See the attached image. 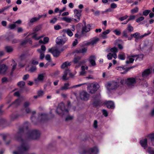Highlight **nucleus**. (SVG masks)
Instances as JSON below:
<instances>
[{
    "label": "nucleus",
    "instance_id": "13d9d810",
    "mask_svg": "<svg viewBox=\"0 0 154 154\" xmlns=\"http://www.w3.org/2000/svg\"><path fill=\"white\" fill-rule=\"evenodd\" d=\"M12 63H14V65L12 66V71H13L16 68L17 64L16 63H15V62L14 60H12Z\"/></svg>",
    "mask_w": 154,
    "mask_h": 154
},
{
    "label": "nucleus",
    "instance_id": "412c9836",
    "mask_svg": "<svg viewBox=\"0 0 154 154\" xmlns=\"http://www.w3.org/2000/svg\"><path fill=\"white\" fill-rule=\"evenodd\" d=\"M110 30L109 29H108L106 30L103 32L101 34V37L105 39L107 38L106 35L109 33L110 32Z\"/></svg>",
    "mask_w": 154,
    "mask_h": 154
},
{
    "label": "nucleus",
    "instance_id": "20e7f679",
    "mask_svg": "<svg viewBox=\"0 0 154 154\" xmlns=\"http://www.w3.org/2000/svg\"><path fill=\"white\" fill-rule=\"evenodd\" d=\"M56 112L58 114L62 115H68V110L65 109L64 104L62 102L59 104L56 110Z\"/></svg>",
    "mask_w": 154,
    "mask_h": 154
},
{
    "label": "nucleus",
    "instance_id": "4468645a",
    "mask_svg": "<svg viewBox=\"0 0 154 154\" xmlns=\"http://www.w3.org/2000/svg\"><path fill=\"white\" fill-rule=\"evenodd\" d=\"M67 40V39L64 37L59 36L56 38V42L58 45H63L65 43Z\"/></svg>",
    "mask_w": 154,
    "mask_h": 154
},
{
    "label": "nucleus",
    "instance_id": "9d476101",
    "mask_svg": "<svg viewBox=\"0 0 154 154\" xmlns=\"http://www.w3.org/2000/svg\"><path fill=\"white\" fill-rule=\"evenodd\" d=\"M136 57H137V59L138 58H139V57L141 58L142 59L143 57V55H134L128 56V60L126 61V63L128 64L130 63H133L134 60V58Z\"/></svg>",
    "mask_w": 154,
    "mask_h": 154
},
{
    "label": "nucleus",
    "instance_id": "09e8293b",
    "mask_svg": "<svg viewBox=\"0 0 154 154\" xmlns=\"http://www.w3.org/2000/svg\"><path fill=\"white\" fill-rule=\"evenodd\" d=\"M57 20V19L56 17H54L51 20L50 22L52 24H54L56 22Z\"/></svg>",
    "mask_w": 154,
    "mask_h": 154
},
{
    "label": "nucleus",
    "instance_id": "cd10ccee",
    "mask_svg": "<svg viewBox=\"0 0 154 154\" xmlns=\"http://www.w3.org/2000/svg\"><path fill=\"white\" fill-rule=\"evenodd\" d=\"M147 137L150 139L153 145H154V133L150 134L148 135Z\"/></svg>",
    "mask_w": 154,
    "mask_h": 154
},
{
    "label": "nucleus",
    "instance_id": "72a5a7b5",
    "mask_svg": "<svg viewBox=\"0 0 154 154\" xmlns=\"http://www.w3.org/2000/svg\"><path fill=\"white\" fill-rule=\"evenodd\" d=\"M99 39L98 38H95L91 41V44L92 45H93L96 44L99 41Z\"/></svg>",
    "mask_w": 154,
    "mask_h": 154
},
{
    "label": "nucleus",
    "instance_id": "79ce46f5",
    "mask_svg": "<svg viewBox=\"0 0 154 154\" xmlns=\"http://www.w3.org/2000/svg\"><path fill=\"white\" fill-rule=\"evenodd\" d=\"M41 27L40 26H37L35 27L33 29V31L37 32L38 31H39L41 29Z\"/></svg>",
    "mask_w": 154,
    "mask_h": 154
},
{
    "label": "nucleus",
    "instance_id": "6e6d98bb",
    "mask_svg": "<svg viewBox=\"0 0 154 154\" xmlns=\"http://www.w3.org/2000/svg\"><path fill=\"white\" fill-rule=\"evenodd\" d=\"M49 39L48 37H45L43 39L44 44H46L48 43L49 41Z\"/></svg>",
    "mask_w": 154,
    "mask_h": 154
},
{
    "label": "nucleus",
    "instance_id": "bb28decb",
    "mask_svg": "<svg viewBox=\"0 0 154 154\" xmlns=\"http://www.w3.org/2000/svg\"><path fill=\"white\" fill-rule=\"evenodd\" d=\"M27 43H29L30 44H31L32 43L31 39L30 38H28L27 37L22 42L21 44L22 45H24L26 44Z\"/></svg>",
    "mask_w": 154,
    "mask_h": 154
},
{
    "label": "nucleus",
    "instance_id": "c85d7f7f",
    "mask_svg": "<svg viewBox=\"0 0 154 154\" xmlns=\"http://www.w3.org/2000/svg\"><path fill=\"white\" fill-rule=\"evenodd\" d=\"M62 20L66 21L67 23H69L73 21L72 19L70 18H69L68 17H64L62 18Z\"/></svg>",
    "mask_w": 154,
    "mask_h": 154
},
{
    "label": "nucleus",
    "instance_id": "7c9ffc66",
    "mask_svg": "<svg viewBox=\"0 0 154 154\" xmlns=\"http://www.w3.org/2000/svg\"><path fill=\"white\" fill-rule=\"evenodd\" d=\"M87 48H84L78 49L76 51L78 53H85L87 52Z\"/></svg>",
    "mask_w": 154,
    "mask_h": 154
},
{
    "label": "nucleus",
    "instance_id": "603ef678",
    "mask_svg": "<svg viewBox=\"0 0 154 154\" xmlns=\"http://www.w3.org/2000/svg\"><path fill=\"white\" fill-rule=\"evenodd\" d=\"M150 12L149 10H146L144 11L143 13V15L145 16H147Z\"/></svg>",
    "mask_w": 154,
    "mask_h": 154
},
{
    "label": "nucleus",
    "instance_id": "ddd939ff",
    "mask_svg": "<svg viewBox=\"0 0 154 154\" xmlns=\"http://www.w3.org/2000/svg\"><path fill=\"white\" fill-rule=\"evenodd\" d=\"M82 11L79 10L77 9H75L74 10L75 14V17H76L77 19H74V20L76 21V22H79L80 20V17L81 16V13Z\"/></svg>",
    "mask_w": 154,
    "mask_h": 154
},
{
    "label": "nucleus",
    "instance_id": "7ed1b4c3",
    "mask_svg": "<svg viewBox=\"0 0 154 154\" xmlns=\"http://www.w3.org/2000/svg\"><path fill=\"white\" fill-rule=\"evenodd\" d=\"M20 140L22 144L19 148V150L14 152V154H21L23 152L28 150L29 148V146L26 143V141L23 140L21 138Z\"/></svg>",
    "mask_w": 154,
    "mask_h": 154
},
{
    "label": "nucleus",
    "instance_id": "a19ab883",
    "mask_svg": "<svg viewBox=\"0 0 154 154\" xmlns=\"http://www.w3.org/2000/svg\"><path fill=\"white\" fill-rule=\"evenodd\" d=\"M38 20V19L37 18V17H34L32 18L29 20V23H33L35 22Z\"/></svg>",
    "mask_w": 154,
    "mask_h": 154
},
{
    "label": "nucleus",
    "instance_id": "4d7b16f0",
    "mask_svg": "<svg viewBox=\"0 0 154 154\" xmlns=\"http://www.w3.org/2000/svg\"><path fill=\"white\" fill-rule=\"evenodd\" d=\"M16 27V25L14 24H11L9 25L8 28L11 29H13Z\"/></svg>",
    "mask_w": 154,
    "mask_h": 154
},
{
    "label": "nucleus",
    "instance_id": "f03ea898",
    "mask_svg": "<svg viewBox=\"0 0 154 154\" xmlns=\"http://www.w3.org/2000/svg\"><path fill=\"white\" fill-rule=\"evenodd\" d=\"M140 79H139L138 76L134 78L131 77L124 80L122 79L120 81L122 84H126V85L129 87H132L134 86L136 84L141 85Z\"/></svg>",
    "mask_w": 154,
    "mask_h": 154
},
{
    "label": "nucleus",
    "instance_id": "393cba45",
    "mask_svg": "<svg viewBox=\"0 0 154 154\" xmlns=\"http://www.w3.org/2000/svg\"><path fill=\"white\" fill-rule=\"evenodd\" d=\"M70 84L68 83H66L64 84V85L61 87V90L62 91H66L69 88Z\"/></svg>",
    "mask_w": 154,
    "mask_h": 154
},
{
    "label": "nucleus",
    "instance_id": "e433bc0d",
    "mask_svg": "<svg viewBox=\"0 0 154 154\" xmlns=\"http://www.w3.org/2000/svg\"><path fill=\"white\" fill-rule=\"evenodd\" d=\"M128 32L127 30H124L122 32V37L127 38L128 37Z\"/></svg>",
    "mask_w": 154,
    "mask_h": 154
},
{
    "label": "nucleus",
    "instance_id": "39448f33",
    "mask_svg": "<svg viewBox=\"0 0 154 154\" xmlns=\"http://www.w3.org/2000/svg\"><path fill=\"white\" fill-rule=\"evenodd\" d=\"M99 87L100 86L99 84L95 83L88 84L87 88L90 93L94 94L97 90Z\"/></svg>",
    "mask_w": 154,
    "mask_h": 154
},
{
    "label": "nucleus",
    "instance_id": "6ab92c4d",
    "mask_svg": "<svg viewBox=\"0 0 154 154\" xmlns=\"http://www.w3.org/2000/svg\"><path fill=\"white\" fill-rule=\"evenodd\" d=\"M68 74H69L70 75L71 74V73L70 72V71L69 69H67L64 71V74L62 78V79L63 80L66 81L68 79V78L67 77V75Z\"/></svg>",
    "mask_w": 154,
    "mask_h": 154
},
{
    "label": "nucleus",
    "instance_id": "4c0bfd02",
    "mask_svg": "<svg viewBox=\"0 0 154 154\" xmlns=\"http://www.w3.org/2000/svg\"><path fill=\"white\" fill-rule=\"evenodd\" d=\"M127 30L130 32H132L134 31V28L131 25H128Z\"/></svg>",
    "mask_w": 154,
    "mask_h": 154
},
{
    "label": "nucleus",
    "instance_id": "bf43d9fd",
    "mask_svg": "<svg viewBox=\"0 0 154 154\" xmlns=\"http://www.w3.org/2000/svg\"><path fill=\"white\" fill-rule=\"evenodd\" d=\"M31 63L33 65H37L38 63V61L36 60L35 59H33L32 60Z\"/></svg>",
    "mask_w": 154,
    "mask_h": 154
},
{
    "label": "nucleus",
    "instance_id": "6e6552de",
    "mask_svg": "<svg viewBox=\"0 0 154 154\" xmlns=\"http://www.w3.org/2000/svg\"><path fill=\"white\" fill-rule=\"evenodd\" d=\"M63 50V48L59 49L56 48H52L48 49V52L51 53L54 57H57Z\"/></svg>",
    "mask_w": 154,
    "mask_h": 154
},
{
    "label": "nucleus",
    "instance_id": "f8f14e48",
    "mask_svg": "<svg viewBox=\"0 0 154 154\" xmlns=\"http://www.w3.org/2000/svg\"><path fill=\"white\" fill-rule=\"evenodd\" d=\"M84 26L82 27V34L83 35H84L85 32H89L91 28V26L89 24L86 25V22H84Z\"/></svg>",
    "mask_w": 154,
    "mask_h": 154
},
{
    "label": "nucleus",
    "instance_id": "a18cd8bd",
    "mask_svg": "<svg viewBox=\"0 0 154 154\" xmlns=\"http://www.w3.org/2000/svg\"><path fill=\"white\" fill-rule=\"evenodd\" d=\"M115 34L117 35H120L121 34L120 31L118 30V29H116L113 31Z\"/></svg>",
    "mask_w": 154,
    "mask_h": 154
},
{
    "label": "nucleus",
    "instance_id": "9b49d317",
    "mask_svg": "<svg viewBox=\"0 0 154 154\" xmlns=\"http://www.w3.org/2000/svg\"><path fill=\"white\" fill-rule=\"evenodd\" d=\"M98 150L97 147H94L90 149L88 151L84 150L83 152L81 153V154H85L88 153L89 154H97Z\"/></svg>",
    "mask_w": 154,
    "mask_h": 154
},
{
    "label": "nucleus",
    "instance_id": "680f3d73",
    "mask_svg": "<svg viewBox=\"0 0 154 154\" xmlns=\"http://www.w3.org/2000/svg\"><path fill=\"white\" fill-rule=\"evenodd\" d=\"M73 119V116H67L66 118V121L70 120H72Z\"/></svg>",
    "mask_w": 154,
    "mask_h": 154
},
{
    "label": "nucleus",
    "instance_id": "1a4fd4ad",
    "mask_svg": "<svg viewBox=\"0 0 154 154\" xmlns=\"http://www.w3.org/2000/svg\"><path fill=\"white\" fill-rule=\"evenodd\" d=\"M46 50V47L43 45H41L40 48L37 49V51L40 54L39 59L40 60H42L44 59L45 57V53Z\"/></svg>",
    "mask_w": 154,
    "mask_h": 154
},
{
    "label": "nucleus",
    "instance_id": "c9c22d12",
    "mask_svg": "<svg viewBox=\"0 0 154 154\" xmlns=\"http://www.w3.org/2000/svg\"><path fill=\"white\" fill-rule=\"evenodd\" d=\"M5 49L7 52H11L13 51V48L9 46H6L5 47Z\"/></svg>",
    "mask_w": 154,
    "mask_h": 154
},
{
    "label": "nucleus",
    "instance_id": "f704fd0d",
    "mask_svg": "<svg viewBox=\"0 0 154 154\" xmlns=\"http://www.w3.org/2000/svg\"><path fill=\"white\" fill-rule=\"evenodd\" d=\"M21 102V100L20 99L16 100L15 102L13 103V105H15V106H17L19 105Z\"/></svg>",
    "mask_w": 154,
    "mask_h": 154
},
{
    "label": "nucleus",
    "instance_id": "b1692460",
    "mask_svg": "<svg viewBox=\"0 0 154 154\" xmlns=\"http://www.w3.org/2000/svg\"><path fill=\"white\" fill-rule=\"evenodd\" d=\"M112 57H113L115 59H116L117 57V56L116 54H113L111 53H108L107 55V58L108 60H111Z\"/></svg>",
    "mask_w": 154,
    "mask_h": 154
},
{
    "label": "nucleus",
    "instance_id": "dca6fc26",
    "mask_svg": "<svg viewBox=\"0 0 154 154\" xmlns=\"http://www.w3.org/2000/svg\"><path fill=\"white\" fill-rule=\"evenodd\" d=\"M47 119V116L45 113L39 114L37 120L38 122H43Z\"/></svg>",
    "mask_w": 154,
    "mask_h": 154
},
{
    "label": "nucleus",
    "instance_id": "49530a36",
    "mask_svg": "<svg viewBox=\"0 0 154 154\" xmlns=\"http://www.w3.org/2000/svg\"><path fill=\"white\" fill-rule=\"evenodd\" d=\"M150 33V32H149L148 33H145L144 34H143L142 35H140L139 36V39H141L143 38L144 37L149 35Z\"/></svg>",
    "mask_w": 154,
    "mask_h": 154
},
{
    "label": "nucleus",
    "instance_id": "2eb2a0df",
    "mask_svg": "<svg viewBox=\"0 0 154 154\" xmlns=\"http://www.w3.org/2000/svg\"><path fill=\"white\" fill-rule=\"evenodd\" d=\"M80 97L82 100H87L89 98V95L86 91H82L80 93Z\"/></svg>",
    "mask_w": 154,
    "mask_h": 154
},
{
    "label": "nucleus",
    "instance_id": "c03bdc74",
    "mask_svg": "<svg viewBox=\"0 0 154 154\" xmlns=\"http://www.w3.org/2000/svg\"><path fill=\"white\" fill-rule=\"evenodd\" d=\"M128 17V16L127 15H125L124 16L119 18V20L120 21H122L126 20Z\"/></svg>",
    "mask_w": 154,
    "mask_h": 154
},
{
    "label": "nucleus",
    "instance_id": "0eeeda50",
    "mask_svg": "<svg viewBox=\"0 0 154 154\" xmlns=\"http://www.w3.org/2000/svg\"><path fill=\"white\" fill-rule=\"evenodd\" d=\"M119 85V82L115 81H111L108 82L106 86L107 89L108 90H114L117 88Z\"/></svg>",
    "mask_w": 154,
    "mask_h": 154
},
{
    "label": "nucleus",
    "instance_id": "8fccbe9b",
    "mask_svg": "<svg viewBox=\"0 0 154 154\" xmlns=\"http://www.w3.org/2000/svg\"><path fill=\"white\" fill-rule=\"evenodd\" d=\"M20 87H23L25 85V82L23 81H21L17 84Z\"/></svg>",
    "mask_w": 154,
    "mask_h": 154
},
{
    "label": "nucleus",
    "instance_id": "473e14b6",
    "mask_svg": "<svg viewBox=\"0 0 154 154\" xmlns=\"http://www.w3.org/2000/svg\"><path fill=\"white\" fill-rule=\"evenodd\" d=\"M125 55L124 53H120L118 56V58L121 60H124L125 59Z\"/></svg>",
    "mask_w": 154,
    "mask_h": 154
},
{
    "label": "nucleus",
    "instance_id": "774afa93",
    "mask_svg": "<svg viewBox=\"0 0 154 154\" xmlns=\"http://www.w3.org/2000/svg\"><path fill=\"white\" fill-rule=\"evenodd\" d=\"M135 16L134 15H131L129 17V18L128 19V20L129 21L133 20L135 19Z\"/></svg>",
    "mask_w": 154,
    "mask_h": 154
},
{
    "label": "nucleus",
    "instance_id": "de8ad7c7",
    "mask_svg": "<svg viewBox=\"0 0 154 154\" xmlns=\"http://www.w3.org/2000/svg\"><path fill=\"white\" fill-rule=\"evenodd\" d=\"M44 94V91H39L37 92L38 96L39 97L42 96Z\"/></svg>",
    "mask_w": 154,
    "mask_h": 154
},
{
    "label": "nucleus",
    "instance_id": "338daca9",
    "mask_svg": "<svg viewBox=\"0 0 154 154\" xmlns=\"http://www.w3.org/2000/svg\"><path fill=\"white\" fill-rule=\"evenodd\" d=\"M2 137L3 140H5L6 139L9 138V136L7 134H4L2 136Z\"/></svg>",
    "mask_w": 154,
    "mask_h": 154
},
{
    "label": "nucleus",
    "instance_id": "5fc2aeb1",
    "mask_svg": "<svg viewBox=\"0 0 154 154\" xmlns=\"http://www.w3.org/2000/svg\"><path fill=\"white\" fill-rule=\"evenodd\" d=\"M144 17H141L137 19L136 20V21L137 23L140 22L143 20L144 19Z\"/></svg>",
    "mask_w": 154,
    "mask_h": 154
},
{
    "label": "nucleus",
    "instance_id": "423d86ee",
    "mask_svg": "<svg viewBox=\"0 0 154 154\" xmlns=\"http://www.w3.org/2000/svg\"><path fill=\"white\" fill-rule=\"evenodd\" d=\"M28 137L30 139H36L40 136V132L36 130H32L29 131L27 134Z\"/></svg>",
    "mask_w": 154,
    "mask_h": 154
},
{
    "label": "nucleus",
    "instance_id": "f257e3e1",
    "mask_svg": "<svg viewBox=\"0 0 154 154\" xmlns=\"http://www.w3.org/2000/svg\"><path fill=\"white\" fill-rule=\"evenodd\" d=\"M154 72V65L150 68L146 69L144 70L142 73L141 75L138 76L140 80L141 85L144 87H148V85L145 79L150 74L152 71Z\"/></svg>",
    "mask_w": 154,
    "mask_h": 154
},
{
    "label": "nucleus",
    "instance_id": "58836bf2",
    "mask_svg": "<svg viewBox=\"0 0 154 154\" xmlns=\"http://www.w3.org/2000/svg\"><path fill=\"white\" fill-rule=\"evenodd\" d=\"M37 78L39 80L42 81L44 78V75L43 74L38 75Z\"/></svg>",
    "mask_w": 154,
    "mask_h": 154
},
{
    "label": "nucleus",
    "instance_id": "4be33fe9",
    "mask_svg": "<svg viewBox=\"0 0 154 154\" xmlns=\"http://www.w3.org/2000/svg\"><path fill=\"white\" fill-rule=\"evenodd\" d=\"M106 51L107 52H109L110 51L112 53V54H116V53L118 52V49L116 47H113L111 48H108L106 50Z\"/></svg>",
    "mask_w": 154,
    "mask_h": 154
},
{
    "label": "nucleus",
    "instance_id": "f3484780",
    "mask_svg": "<svg viewBox=\"0 0 154 154\" xmlns=\"http://www.w3.org/2000/svg\"><path fill=\"white\" fill-rule=\"evenodd\" d=\"M95 59L96 57L95 56L92 55L89 57L88 59V61L91 64V66H94L96 65L95 62Z\"/></svg>",
    "mask_w": 154,
    "mask_h": 154
},
{
    "label": "nucleus",
    "instance_id": "052dcab7",
    "mask_svg": "<svg viewBox=\"0 0 154 154\" xmlns=\"http://www.w3.org/2000/svg\"><path fill=\"white\" fill-rule=\"evenodd\" d=\"M54 28L55 30H58L61 28V26L59 25H57L54 26Z\"/></svg>",
    "mask_w": 154,
    "mask_h": 154
},
{
    "label": "nucleus",
    "instance_id": "3c124183",
    "mask_svg": "<svg viewBox=\"0 0 154 154\" xmlns=\"http://www.w3.org/2000/svg\"><path fill=\"white\" fill-rule=\"evenodd\" d=\"M45 58L46 60L48 61V62H50L51 61V56L49 54H48L46 55Z\"/></svg>",
    "mask_w": 154,
    "mask_h": 154
},
{
    "label": "nucleus",
    "instance_id": "aec40b11",
    "mask_svg": "<svg viewBox=\"0 0 154 154\" xmlns=\"http://www.w3.org/2000/svg\"><path fill=\"white\" fill-rule=\"evenodd\" d=\"M71 65V63L68 61H66L63 63L61 66V68L62 69H65L67 68L69 66Z\"/></svg>",
    "mask_w": 154,
    "mask_h": 154
},
{
    "label": "nucleus",
    "instance_id": "e2e57ef3",
    "mask_svg": "<svg viewBox=\"0 0 154 154\" xmlns=\"http://www.w3.org/2000/svg\"><path fill=\"white\" fill-rule=\"evenodd\" d=\"M30 103L29 102L27 101L25 102L24 104V106L25 108H28L27 107L29 105Z\"/></svg>",
    "mask_w": 154,
    "mask_h": 154
},
{
    "label": "nucleus",
    "instance_id": "ea45409f",
    "mask_svg": "<svg viewBox=\"0 0 154 154\" xmlns=\"http://www.w3.org/2000/svg\"><path fill=\"white\" fill-rule=\"evenodd\" d=\"M147 151L150 154H154V148L149 147L148 148Z\"/></svg>",
    "mask_w": 154,
    "mask_h": 154
},
{
    "label": "nucleus",
    "instance_id": "864d4df0",
    "mask_svg": "<svg viewBox=\"0 0 154 154\" xmlns=\"http://www.w3.org/2000/svg\"><path fill=\"white\" fill-rule=\"evenodd\" d=\"M36 69L35 66H33L30 69L29 71L31 72H35Z\"/></svg>",
    "mask_w": 154,
    "mask_h": 154
},
{
    "label": "nucleus",
    "instance_id": "2f4dec72",
    "mask_svg": "<svg viewBox=\"0 0 154 154\" xmlns=\"http://www.w3.org/2000/svg\"><path fill=\"white\" fill-rule=\"evenodd\" d=\"M80 59V57H77L74 58L73 60V62L75 64H77L79 65V66L78 67H79L81 63L79 62V60Z\"/></svg>",
    "mask_w": 154,
    "mask_h": 154
},
{
    "label": "nucleus",
    "instance_id": "69168bd1",
    "mask_svg": "<svg viewBox=\"0 0 154 154\" xmlns=\"http://www.w3.org/2000/svg\"><path fill=\"white\" fill-rule=\"evenodd\" d=\"M37 35V34L36 33V32H34L33 33H32V38H34L35 39L37 40V38H38V37H36Z\"/></svg>",
    "mask_w": 154,
    "mask_h": 154
},
{
    "label": "nucleus",
    "instance_id": "c756f323",
    "mask_svg": "<svg viewBox=\"0 0 154 154\" xmlns=\"http://www.w3.org/2000/svg\"><path fill=\"white\" fill-rule=\"evenodd\" d=\"M140 35V33L138 32H136L133 34H131V38H134L136 40L139 39V36Z\"/></svg>",
    "mask_w": 154,
    "mask_h": 154
},
{
    "label": "nucleus",
    "instance_id": "a211bd4d",
    "mask_svg": "<svg viewBox=\"0 0 154 154\" xmlns=\"http://www.w3.org/2000/svg\"><path fill=\"white\" fill-rule=\"evenodd\" d=\"M147 140L146 138L143 139L140 141V144L144 149H146L147 147Z\"/></svg>",
    "mask_w": 154,
    "mask_h": 154
},
{
    "label": "nucleus",
    "instance_id": "a878e982",
    "mask_svg": "<svg viewBox=\"0 0 154 154\" xmlns=\"http://www.w3.org/2000/svg\"><path fill=\"white\" fill-rule=\"evenodd\" d=\"M63 32L64 33H66L70 37H71L73 35V33L72 32L71 30L69 29H63Z\"/></svg>",
    "mask_w": 154,
    "mask_h": 154
},
{
    "label": "nucleus",
    "instance_id": "0e129e2a",
    "mask_svg": "<svg viewBox=\"0 0 154 154\" xmlns=\"http://www.w3.org/2000/svg\"><path fill=\"white\" fill-rule=\"evenodd\" d=\"M110 7L111 8L114 9L116 8L117 5L116 4L112 3L110 5Z\"/></svg>",
    "mask_w": 154,
    "mask_h": 154
},
{
    "label": "nucleus",
    "instance_id": "5701e85b",
    "mask_svg": "<svg viewBox=\"0 0 154 154\" xmlns=\"http://www.w3.org/2000/svg\"><path fill=\"white\" fill-rule=\"evenodd\" d=\"M106 104L108 108L113 109L114 108V104L112 101H108L106 103Z\"/></svg>",
    "mask_w": 154,
    "mask_h": 154
},
{
    "label": "nucleus",
    "instance_id": "37998d69",
    "mask_svg": "<svg viewBox=\"0 0 154 154\" xmlns=\"http://www.w3.org/2000/svg\"><path fill=\"white\" fill-rule=\"evenodd\" d=\"M138 11V8L136 7L131 10V13L132 14H134L137 12Z\"/></svg>",
    "mask_w": 154,
    "mask_h": 154
}]
</instances>
